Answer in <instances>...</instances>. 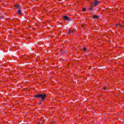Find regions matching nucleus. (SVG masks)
<instances>
[{"instance_id": "1", "label": "nucleus", "mask_w": 124, "mask_h": 124, "mask_svg": "<svg viewBox=\"0 0 124 124\" xmlns=\"http://www.w3.org/2000/svg\"><path fill=\"white\" fill-rule=\"evenodd\" d=\"M46 97V95H43L42 94H39L35 95V97H39V98L41 99V101L39 103V104H41L42 101H43V100L45 99Z\"/></svg>"}, {"instance_id": "2", "label": "nucleus", "mask_w": 124, "mask_h": 124, "mask_svg": "<svg viewBox=\"0 0 124 124\" xmlns=\"http://www.w3.org/2000/svg\"><path fill=\"white\" fill-rule=\"evenodd\" d=\"M15 7H16V8L18 10H17L18 15H21V14H22V11L21 10V6L17 4L15 5Z\"/></svg>"}, {"instance_id": "3", "label": "nucleus", "mask_w": 124, "mask_h": 124, "mask_svg": "<svg viewBox=\"0 0 124 124\" xmlns=\"http://www.w3.org/2000/svg\"><path fill=\"white\" fill-rule=\"evenodd\" d=\"M99 4V1H97V0H95L94 1L92 2V5L93 6H97Z\"/></svg>"}, {"instance_id": "4", "label": "nucleus", "mask_w": 124, "mask_h": 124, "mask_svg": "<svg viewBox=\"0 0 124 124\" xmlns=\"http://www.w3.org/2000/svg\"><path fill=\"white\" fill-rule=\"evenodd\" d=\"M63 19L65 21H69V20H70V18H69V17H68L66 16H63Z\"/></svg>"}, {"instance_id": "5", "label": "nucleus", "mask_w": 124, "mask_h": 124, "mask_svg": "<svg viewBox=\"0 0 124 124\" xmlns=\"http://www.w3.org/2000/svg\"><path fill=\"white\" fill-rule=\"evenodd\" d=\"M115 26L116 28H118V29L120 28H123V26L119 23L115 24Z\"/></svg>"}, {"instance_id": "6", "label": "nucleus", "mask_w": 124, "mask_h": 124, "mask_svg": "<svg viewBox=\"0 0 124 124\" xmlns=\"http://www.w3.org/2000/svg\"><path fill=\"white\" fill-rule=\"evenodd\" d=\"M93 6L92 5H91V6L89 8V10L90 12L93 11Z\"/></svg>"}, {"instance_id": "7", "label": "nucleus", "mask_w": 124, "mask_h": 124, "mask_svg": "<svg viewBox=\"0 0 124 124\" xmlns=\"http://www.w3.org/2000/svg\"><path fill=\"white\" fill-rule=\"evenodd\" d=\"M94 17L95 18V19H99V16H94Z\"/></svg>"}, {"instance_id": "8", "label": "nucleus", "mask_w": 124, "mask_h": 124, "mask_svg": "<svg viewBox=\"0 0 124 124\" xmlns=\"http://www.w3.org/2000/svg\"><path fill=\"white\" fill-rule=\"evenodd\" d=\"M72 32H73V31H72L71 30H69L68 31V34H70V33H72Z\"/></svg>"}, {"instance_id": "9", "label": "nucleus", "mask_w": 124, "mask_h": 124, "mask_svg": "<svg viewBox=\"0 0 124 124\" xmlns=\"http://www.w3.org/2000/svg\"><path fill=\"white\" fill-rule=\"evenodd\" d=\"M83 50L84 52H86V50H87V48H86V47H84Z\"/></svg>"}, {"instance_id": "10", "label": "nucleus", "mask_w": 124, "mask_h": 124, "mask_svg": "<svg viewBox=\"0 0 124 124\" xmlns=\"http://www.w3.org/2000/svg\"><path fill=\"white\" fill-rule=\"evenodd\" d=\"M82 10H83V11H86V9L85 8H83Z\"/></svg>"}, {"instance_id": "11", "label": "nucleus", "mask_w": 124, "mask_h": 124, "mask_svg": "<svg viewBox=\"0 0 124 124\" xmlns=\"http://www.w3.org/2000/svg\"><path fill=\"white\" fill-rule=\"evenodd\" d=\"M103 90H106V87H104Z\"/></svg>"}]
</instances>
